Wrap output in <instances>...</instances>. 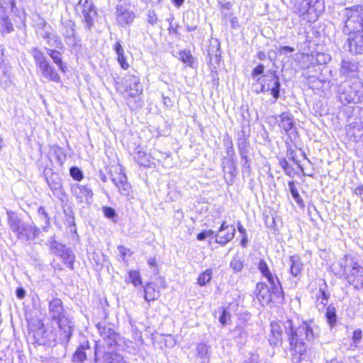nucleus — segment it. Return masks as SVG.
I'll return each mask as SVG.
<instances>
[{"instance_id": "f257e3e1", "label": "nucleus", "mask_w": 363, "mask_h": 363, "mask_svg": "<svg viewBox=\"0 0 363 363\" xmlns=\"http://www.w3.org/2000/svg\"><path fill=\"white\" fill-rule=\"evenodd\" d=\"M283 330L287 336L289 343V350L294 363H298L306 359L310 360L315 357V352L309 345L315 338V334L309 324L303 323L296 327L291 320L284 322H272L269 335V342L271 346L281 345Z\"/></svg>"}, {"instance_id": "f03ea898", "label": "nucleus", "mask_w": 363, "mask_h": 363, "mask_svg": "<svg viewBox=\"0 0 363 363\" xmlns=\"http://www.w3.org/2000/svg\"><path fill=\"white\" fill-rule=\"evenodd\" d=\"M48 315L51 320L57 323L59 329L56 335L57 339H54L53 341L67 345L72 336L74 324L68 317L60 298H53L49 301Z\"/></svg>"}, {"instance_id": "7ed1b4c3", "label": "nucleus", "mask_w": 363, "mask_h": 363, "mask_svg": "<svg viewBox=\"0 0 363 363\" xmlns=\"http://www.w3.org/2000/svg\"><path fill=\"white\" fill-rule=\"evenodd\" d=\"M341 29L345 35L363 33V6H354L344 9L340 13Z\"/></svg>"}, {"instance_id": "20e7f679", "label": "nucleus", "mask_w": 363, "mask_h": 363, "mask_svg": "<svg viewBox=\"0 0 363 363\" xmlns=\"http://www.w3.org/2000/svg\"><path fill=\"white\" fill-rule=\"evenodd\" d=\"M7 215L9 227L18 240L33 241L39 235L40 230L33 223H25L13 211H8Z\"/></svg>"}, {"instance_id": "39448f33", "label": "nucleus", "mask_w": 363, "mask_h": 363, "mask_svg": "<svg viewBox=\"0 0 363 363\" xmlns=\"http://www.w3.org/2000/svg\"><path fill=\"white\" fill-rule=\"evenodd\" d=\"M294 12L303 20L315 22L325 11L324 0H293Z\"/></svg>"}, {"instance_id": "423d86ee", "label": "nucleus", "mask_w": 363, "mask_h": 363, "mask_svg": "<svg viewBox=\"0 0 363 363\" xmlns=\"http://www.w3.org/2000/svg\"><path fill=\"white\" fill-rule=\"evenodd\" d=\"M337 92L340 101L344 105L358 104L363 99V84L359 79L353 82L346 80L340 84Z\"/></svg>"}, {"instance_id": "0eeeda50", "label": "nucleus", "mask_w": 363, "mask_h": 363, "mask_svg": "<svg viewBox=\"0 0 363 363\" xmlns=\"http://www.w3.org/2000/svg\"><path fill=\"white\" fill-rule=\"evenodd\" d=\"M270 288L264 283L257 284V298L262 305H268L274 298H280L283 296V290L278 279L269 281Z\"/></svg>"}, {"instance_id": "6e6552de", "label": "nucleus", "mask_w": 363, "mask_h": 363, "mask_svg": "<svg viewBox=\"0 0 363 363\" xmlns=\"http://www.w3.org/2000/svg\"><path fill=\"white\" fill-rule=\"evenodd\" d=\"M342 267L343 277L350 285L356 289H363V267L352 259L349 264L345 266L340 263Z\"/></svg>"}, {"instance_id": "1a4fd4ad", "label": "nucleus", "mask_w": 363, "mask_h": 363, "mask_svg": "<svg viewBox=\"0 0 363 363\" xmlns=\"http://www.w3.org/2000/svg\"><path fill=\"white\" fill-rule=\"evenodd\" d=\"M257 82L261 84L260 90L257 91V93L271 91L274 100L272 103H275L277 99L279 97L281 84L279 77L275 74H272L267 78H259Z\"/></svg>"}, {"instance_id": "9d476101", "label": "nucleus", "mask_w": 363, "mask_h": 363, "mask_svg": "<svg viewBox=\"0 0 363 363\" xmlns=\"http://www.w3.org/2000/svg\"><path fill=\"white\" fill-rule=\"evenodd\" d=\"M75 11L81 13L84 18L86 28L90 30L93 25V18L96 16V8L91 0H79L75 6Z\"/></svg>"}, {"instance_id": "9b49d317", "label": "nucleus", "mask_w": 363, "mask_h": 363, "mask_svg": "<svg viewBox=\"0 0 363 363\" xmlns=\"http://www.w3.org/2000/svg\"><path fill=\"white\" fill-rule=\"evenodd\" d=\"M71 194L79 203H90L93 197V191L90 186L78 183L71 185Z\"/></svg>"}, {"instance_id": "f8f14e48", "label": "nucleus", "mask_w": 363, "mask_h": 363, "mask_svg": "<svg viewBox=\"0 0 363 363\" xmlns=\"http://www.w3.org/2000/svg\"><path fill=\"white\" fill-rule=\"evenodd\" d=\"M45 179L53 195L58 199L64 201L65 193L60 175L57 173L52 172L51 175L46 177Z\"/></svg>"}, {"instance_id": "ddd939ff", "label": "nucleus", "mask_w": 363, "mask_h": 363, "mask_svg": "<svg viewBox=\"0 0 363 363\" xmlns=\"http://www.w3.org/2000/svg\"><path fill=\"white\" fill-rule=\"evenodd\" d=\"M116 21L121 26L132 23L135 17V13L125 4L116 6Z\"/></svg>"}, {"instance_id": "4468645a", "label": "nucleus", "mask_w": 363, "mask_h": 363, "mask_svg": "<svg viewBox=\"0 0 363 363\" xmlns=\"http://www.w3.org/2000/svg\"><path fill=\"white\" fill-rule=\"evenodd\" d=\"M60 33L67 45H74L77 42L75 23L71 20L61 21Z\"/></svg>"}, {"instance_id": "2eb2a0df", "label": "nucleus", "mask_w": 363, "mask_h": 363, "mask_svg": "<svg viewBox=\"0 0 363 363\" xmlns=\"http://www.w3.org/2000/svg\"><path fill=\"white\" fill-rule=\"evenodd\" d=\"M124 84L126 86V91L131 97L140 96L143 91V87L138 77L127 75L124 78Z\"/></svg>"}, {"instance_id": "dca6fc26", "label": "nucleus", "mask_w": 363, "mask_h": 363, "mask_svg": "<svg viewBox=\"0 0 363 363\" xmlns=\"http://www.w3.org/2000/svg\"><path fill=\"white\" fill-rule=\"evenodd\" d=\"M347 36L346 45L348 47L349 51L354 55L363 54V33Z\"/></svg>"}, {"instance_id": "f3484780", "label": "nucleus", "mask_w": 363, "mask_h": 363, "mask_svg": "<svg viewBox=\"0 0 363 363\" xmlns=\"http://www.w3.org/2000/svg\"><path fill=\"white\" fill-rule=\"evenodd\" d=\"M359 65L354 60L344 59L342 61L340 74L345 77L358 79Z\"/></svg>"}, {"instance_id": "a211bd4d", "label": "nucleus", "mask_w": 363, "mask_h": 363, "mask_svg": "<svg viewBox=\"0 0 363 363\" xmlns=\"http://www.w3.org/2000/svg\"><path fill=\"white\" fill-rule=\"evenodd\" d=\"M111 180L122 196L128 197L130 195L132 186L128 183L125 174L120 173L117 177H113Z\"/></svg>"}, {"instance_id": "6ab92c4d", "label": "nucleus", "mask_w": 363, "mask_h": 363, "mask_svg": "<svg viewBox=\"0 0 363 363\" xmlns=\"http://www.w3.org/2000/svg\"><path fill=\"white\" fill-rule=\"evenodd\" d=\"M223 164L225 182L228 184H232L237 174L236 162L235 159L224 158Z\"/></svg>"}, {"instance_id": "aec40b11", "label": "nucleus", "mask_w": 363, "mask_h": 363, "mask_svg": "<svg viewBox=\"0 0 363 363\" xmlns=\"http://www.w3.org/2000/svg\"><path fill=\"white\" fill-rule=\"evenodd\" d=\"M38 69L45 79L55 82H59L60 81V75L49 62L43 65L38 67Z\"/></svg>"}, {"instance_id": "412c9836", "label": "nucleus", "mask_w": 363, "mask_h": 363, "mask_svg": "<svg viewBox=\"0 0 363 363\" xmlns=\"http://www.w3.org/2000/svg\"><path fill=\"white\" fill-rule=\"evenodd\" d=\"M289 272L291 276L294 277H298L301 276L303 268V264L301 257L297 255H291L289 257Z\"/></svg>"}, {"instance_id": "4be33fe9", "label": "nucleus", "mask_w": 363, "mask_h": 363, "mask_svg": "<svg viewBox=\"0 0 363 363\" xmlns=\"http://www.w3.org/2000/svg\"><path fill=\"white\" fill-rule=\"evenodd\" d=\"M230 335L238 344L241 345H243L248 337V333L245 327L241 324L236 325L235 328L230 331Z\"/></svg>"}, {"instance_id": "5701e85b", "label": "nucleus", "mask_w": 363, "mask_h": 363, "mask_svg": "<svg viewBox=\"0 0 363 363\" xmlns=\"http://www.w3.org/2000/svg\"><path fill=\"white\" fill-rule=\"evenodd\" d=\"M97 328L101 336L104 340L106 339L108 340V345H111L113 342H116V333L109 326H107L105 324L99 323L97 325Z\"/></svg>"}, {"instance_id": "b1692460", "label": "nucleus", "mask_w": 363, "mask_h": 363, "mask_svg": "<svg viewBox=\"0 0 363 363\" xmlns=\"http://www.w3.org/2000/svg\"><path fill=\"white\" fill-rule=\"evenodd\" d=\"M235 234V228L234 226L230 227V230H225L223 233L217 232L215 234L216 242L218 243L221 246H225L227 243L231 241Z\"/></svg>"}, {"instance_id": "393cba45", "label": "nucleus", "mask_w": 363, "mask_h": 363, "mask_svg": "<svg viewBox=\"0 0 363 363\" xmlns=\"http://www.w3.org/2000/svg\"><path fill=\"white\" fill-rule=\"evenodd\" d=\"M96 363H125L123 357L118 353L114 352H104L103 359H95Z\"/></svg>"}, {"instance_id": "a878e982", "label": "nucleus", "mask_w": 363, "mask_h": 363, "mask_svg": "<svg viewBox=\"0 0 363 363\" xmlns=\"http://www.w3.org/2000/svg\"><path fill=\"white\" fill-rule=\"evenodd\" d=\"M87 351L91 352V347L88 342L81 345L73 355V362L82 363L86 358Z\"/></svg>"}, {"instance_id": "bb28decb", "label": "nucleus", "mask_w": 363, "mask_h": 363, "mask_svg": "<svg viewBox=\"0 0 363 363\" xmlns=\"http://www.w3.org/2000/svg\"><path fill=\"white\" fill-rule=\"evenodd\" d=\"M113 50L116 52L117 60L120 64L121 68H123V69H127L129 67V65L126 62L124 49L121 45L120 40L116 41V44L113 45Z\"/></svg>"}, {"instance_id": "cd10ccee", "label": "nucleus", "mask_w": 363, "mask_h": 363, "mask_svg": "<svg viewBox=\"0 0 363 363\" xmlns=\"http://www.w3.org/2000/svg\"><path fill=\"white\" fill-rule=\"evenodd\" d=\"M280 123L279 125L289 133L294 128V118L292 115L289 113H283L279 116Z\"/></svg>"}, {"instance_id": "c85d7f7f", "label": "nucleus", "mask_w": 363, "mask_h": 363, "mask_svg": "<svg viewBox=\"0 0 363 363\" xmlns=\"http://www.w3.org/2000/svg\"><path fill=\"white\" fill-rule=\"evenodd\" d=\"M324 288L320 286L319 294L317 295L315 306L318 311H323L326 306L328 301L329 294L325 292L327 287L326 283H324Z\"/></svg>"}, {"instance_id": "c756f323", "label": "nucleus", "mask_w": 363, "mask_h": 363, "mask_svg": "<svg viewBox=\"0 0 363 363\" xmlns=\"http://www.w3.org/2000/svg\"><path fill=\"white\" fill-rule=\"evenodd\" d=\"M47 245L49 246L50 252L57 256H59L66 249L65 245L57 242L54 236L48 240Z\"/></svg>"}, {"instance_id": "7c9ffc66", "label": "nucleus", "mask_w": 363, "mask_h": 363, "mask_svg": "<svg viewBox=\"0 0 363 363\" xmlns=\"http://www.w3.org/2000/svg\"><path fill=\"white\" fill-rule=\"evenodd\" d=\"M47 54L52 58V61L57 65L59 69L65 72V66L63 65L62 60V54L59 50L55 49L46 48Z\"/></svg>"}, {"instance_id": "2f4dec72", "label": "nucleus", "mask_w": 363, "mask_h": 363, "mask_svg": "<svg viewBox=\"0 0 363 363\" xmlns=\"http://www.w3.org/2000/svg\"><path fill=\"white\" fill-rule=\"evenodd\" d=\"M145 299L147 302L157 300L160 297V292L156 290L152 284H147L144 287Z\"/></svg>"}, {"instance_id": "473e14b6", "label": "nucleus", "mask_w": 363, "mask_h": 363, "mask_svg": "<svg viewBox=\"0 0 363 363\" xmlns=\"http://www.w3.org/2000/svg\"><path fill=\"white\" fill-rule=\"evenodd\" d=\"M30 52L34 59L35 64L38 68L49 62L47 60L45 54L40 49L34 48L31 50Z\"/></svg>"}, {"instance_id": "72a5a7b5", "label": "nucleus", "mask_w": 363, "mask_h": 363, "mask_svg": "<svg viewBox=\"0 0 363 363\" xmlns=\"http://www.w3.org/2000/svg\"><path fill=\"white\" fill-rule=\"evenodd\" d=\"M258 269L264 277H265L268 281H276L277 277H274L268 267L267 262L264 259H260L258 264Z\"/></svg>"}, {"instance_id": "f704fd0d", "label": "nucleus", "mask_w": 363, "mask_h": 363, "mask_svg": "<svg viewBox=\"0 0 363 363\" xmlns=\"http://www.w3.org/2000/svg\"><path fill=\"white\" fill-rule=\"evenodd\" d=\"M1 33L2 35L10 33L13 30V24L8 16H2L0 21Z\"/></svg>"}, {"instance_id": "c9c22d12", "label": "nucleus", "mask_w": 363, "mask_h": 363, "mask_svg": "<svg viewBox=\"0 0 363 363\" xmlns=\"http://www.w3.org/2000/svg\"><path fill=\"white\" fill-rule=\"evenodd\" d=\"M59 257H60L65 264L68 266L70 269H73V264L74 261V255L72 250L66 248L62 253H61Z\"/></svg>"}, {"instance_id": "e433bc0d", "label": "nucleus", "mask_w": 363, "mask_h": 363, "mask_svg": "<svg viewBox=\"0 0 363 363\" xmlns=\"http://www.w3.org/2000/svg\"><path fill=\"white\" fill-rule=\"evenodd\" d=\"M250 143L248 139L242 135L238 139V147L240 155H243L249 152Z\"/></svg>"}, {"instance_id": "4c0bfd02", "label": "nucleus", "mask_w": 363, "mask_h": 363, "mask_svg": "<svg viewBox=\"0 0 363 363\" xmlns=\"http://www.w3.org/2000/svg\"><path fill=\"white\" fill-rule=\"evenodd\" d=\"M325 316L330 327L335 325L337 322L336 308L333 306L330 305L328 306Z\"/></svg>"}, {"instance_id": "58836bf2", "label": "nucleus", "mask_w": 363, "mask_h": 363, "mask_svg": "<svg viewBox=\"0 0 363 363\" xmlns=\"http://www.w3.org/2000/svg\"><path fill=\"white\" fill-rule=\"evenodd\" d=\"M46 42L49 46L53 47L56 49L62 50L64 48V45L60 40V38L55 32L46 40Z\"/></svg>"}, {"instance_id": "ea45409f", "label": "nucleus", "mask_w": 363, "mask_h": 363, "mask_svg": "<svg viewBox=\"0 0 363 363\" xmlns=\"http://www.w3.org/2000/svg\"><path fill=\"white\" fill-rule=\"evenodd\" d=\"M289 189L291 192V194L295 201L300 206H304V202L301 198L299 193L296 187L295 183L293 181H291L288 184Z\"/></svg>"}, {"instance_id": "a19ab883", "label": "nucleus", "mask_w": 363, "mask_h": 363, "mask_svg": "<svg viewBox=\"0 0 363 363\" xmlns=\"http://www.w3.org/2000/svg\"><path fill=\"white\" fill-rule=\"evenodd\" d=\"M213 270L211 269H207L199 275L197 279V283L199 285L203 286L208 284L212 278Z\"/></svg>"}, {"instance_id": "79ce46f5", "label": "nucleus", "mask_w": 363, "mask_h": 363, "mask_svg": "<svg viewBox=\"0 0 363 363\" xmlns=\"http://www.w3.org/2000/svg\"><path fill=\"white\" fill-rule=\"evenodd\" d=\"M51 153L55 157V160L60 165H62L66 159V155L63 150L58 146H53L51 148Z\"/></svg>"}, {"instance_id": "37998d69", "label": "nucleus", "mask_w": 363, "mask_h": 363, "mask_svg": "<svg viewBox=\"0 0 363 363\" xmlns=\"http://www.w3.org/2000/svg\"><path fill=\"white\" fill-rule=\"evenodd\" d=\"M146 21L148 24L155 26L160 22L157 14L156 13L155 10L150 9L147 11L146 14Z\"/></svg>"}, {"instance_id": "c03bdc74", "label": "nucleus", "mask_w": 363, "mask_h": 363, "mask_svg": "<svg viewBox=\"0 0 363 363\" xmlns=\"http://www.w3.org/2000/svg\"><path fill=\"white\" fill-rule=\"evenodd\" d=\"M197 356L204 361L208 358L209 347L204 343H199L196 347Z\"/></svg>"}, {"instance_id": "a18cd8bd", "label": "nucleus", "mask_w": 363, "mask_h": 363, "mask_svg": "<svg viewBox=\"0 0 363 363\" xmlns=\"http://www.w3.org/2000/svg\"><path fill=\"white\" fill-rule=\"evenodd\" d=\"M38 214L40 219L44 221L45 225L43 226V229L47 231V228L50 225L49 216L43 207H40L38 209Z\"/></svg>"}, {"instance_id": "49530a36", "label": "nucleus", "mask_w": 363, "mask_h": 363, "mask_svg": "<svg viewBox=\"0 0 363 363\" xmlns=\"http://www.w3.org/2000/svg\"><path fill=\"white\" fill-rule=\"evenodd\" d=\"M279 165L284 169L286 174L288 176H293L294 174V169L291 165L289 164L287 160L285 158L279 159Z\"/></svg>"}, {"instance_id": "de8ad7c7", "label": "nucleus", "mask_w": 363, "mask_h": 363, "mask_svg": "<svg viewBox=\"0 0 363 363\" xmlns=\"http://www.w3.org/2000/svg\"><path fill=\"white\" fill-rule=\"evenodd\" d=\"M129 279L135 286L142 284L140 274L137 270H130L129 272Z\"/></svg>"}, {"instance_id": "09e8293b", "label": "nucleus", "mask_w": 363, "mask_h": 363, "mask_svg": "<svg viewBox=\"0 0 363 363\" xmlns=\"http://www.w3.org/2000/svg\"><path fill=\"white\" fill-rule=\"evenodd\" d=\"M224 143L226 147V154L228 157V159H235V153L232 139L229 138Z\"/></svg>"}, {"instance_id": "8fccbe9b", "label": "nucleus", "mask_w": 363, "mask_h": 363, "mask_svg": "<svg viewBox=\"0 0 363 363\" xmlns=\"http://www.w3.org/2000/svg\"><path fill=\"white\" fill-rule=\"evenodd\" d=\"M230 267L235 272H240L243 268V262L238 257H234L230 263Z\"/></svg>"}, {"instance_id": "3c124183", "label": "nucleus", "mask_w": 363, "mask_h": 363, "mask_svg": "<svg viewBox=\"0 0 363 363\" xmlns=\"http://www.w3.org/2000/svg\"><path fill=\"white\" fill-rule=\"evenodd\" d=\"M69 174L73 179L78 182L81 181L84 177L83 172L77 167H71L69 169Z\"/></svg>"}, {"instance_id": "603ef678", "label": "nucleus", "mask_w": 363, "mask_h": 363, "mask_svg": "<svg viewBox=\"0 0 363 363\" xmlns=\"http://www.w3.org/2000/svg\"><path fill=\"white\" fill-rule=\"evenodd\" d=\"M15 1L14 0H0V8L4 11H13L15 7Z\"/></svg>"}, {"instance_id": "864d4df0", "label": "nucleus", "mask_w": 363, "mask_h": 363, "mask_svg": "<svg viewBox=\"0 0 363 363\" xmlns=\"http://www.w3.org/2000/svg\"><path fill=\"white\" fill-rule=\"evenodd\" d=\"M43 32L40 33V37L45 40H47L51 35L54 33L50 26H47V24L45 23L43 25Z\"/></svg>"}, {"instance_id": "5fc2aeb1", "label": "nucleus", "mask_w": 363, "mask_h": 363, "mask_svg": "<svg viewBox=\"0 0 363 363\" xmlns=\"http://www.w3.org/2000/svg\"><path fill=\"white\" fill-rule=\"evenodd\" d=\"M179 55V59L184 63H191L192 61V56L189 51H182Z\"/></svg>"}, {"instance_id": "6e6d98bb", "label": "nucleus", "mask_w": 363, "mask_h": 363, "mask_svg": "<svg viewBox=\"0 0 363 363\" xmlns=\"http://www.w3.org/2000/svg\"><path fill=\"white\" fill-rule=\"evenodd\" d=\"M135 158L140 165L146 166L148 162V160L146 159V154L144 152L138 151Z\"/></svg>"}, {"instance_id": "4d7b16f0", "label": "nucleus", "mask_w": 363, "mask_h": 363, "mask_svg": "<svg viewBox=\"0 0 363 363\" xmlns=\"http://www.w3.org/2000/svg\"><path fill=\"white\" fill-rule=\"evenodd\" d=\"M103 212H104V216L107 218L112 219V218H113L116 216V211L111 207H108V206L104 207L103 208Z\"/></svg>"}, {"instance_id": "13d9d810", "label": "nucleus", "mask_w": 363, "mask_h": 363, "mask_svg": "<svg viewBox=\"0 0 363 363\" xmlns=\"http://www.w3.org/2000/svg\"><path fill=\"white\" fill-rule=\"evenodd\" d=\"M362 338V331L360 329H357L353 332L352 340L355 345L359 344Z\"/></svg>"}, {"instance_id": "bf43d9fd", "label": "nucleus", "mask_w": 363, "mask_h": 363, "mask_svg": "<svg viewBox=\"0 0 363 363\" xmlns=\"http://www.w3.org/2000/svg\"><path fill=\"white\" fill-rule=\"evenodd\" d=\"M221 311H222V313H221V315H220V316L219 318V321L220 322V323L223 325H225L227 324L228 320L230 317V314L229 312H228L224 308H222Z\"/></svg>"}, {"instance_id": "052dcab7", "label": "nucleus", "mask_w": 363, "mask_h": 363, "mask_svg": "<svg viewBox=\"0 0 363 363\" xmlns=\"http://www.w3.org/2000/svg\"><path fill=\"white\" fill-rule=\"evenodd\" d=\"M264 70V66L262 64L258 65L255 67L252 72V78H255L259 75H261Z\"/></svg>"}, {"instance_id": "680f3d73", "label": "nucleus", "mask_w": 363, "mask_h": 363, "mask_svg": "<svg viewBox=\"0 0 363 363\" xmlns=\"http://www.w3.org/2000/svg\"><path fill=\"white\" fill-rule=\"evenodd\" d=\"M242 363H259V357L257 354H251Z\"/></svg>"}, {"instance_id": "e2e57ef3", "label": "nucleus", "mask_w": 363, "mask_h": 363, "mask_svg": "<svg viewBox=\"0 0 363 363\" xmlns=\"http://www.w3.org/2000/svg\"><path fill=\"white\" fill-rule=\"evenodd\" d=\"M294 51V48L290 46H281L280 47L279 52L281 55H287Z\"/></svg>"}, {"instance_id": "0e129e2a", "label": "nucleus", "mask_w": 363, "mask_h": 363, "mask_svg": "<svg viewBox=\"0 0 363 363\" xmlns=\"http://www.w3.org/2000/svg\"><path fill=\"white\" fill-rule=\"evenodd\" d=\"M317 60L320 63L326 64L327 62L330 60V57L328 55L324 54H318Z\"/></svg>"}, {"instance_id": "69168bd1", "label": "nucleus", "mask_w": 363, "mask_h": 363, "mask_svg": "<svg viewBox=\"0 0 363 363\" xmlns=\"http://www.w3.org/2000/svg\"><path fill=\"white\" fill-rule=\"evenodd\" d=\"M288 155H290V159L296 164L298 165V167L303 171V168L301 166V164H299V162L296 160L295 158V152L294 151H293L292 150H288Z\"/></svg>"}, {"instance_id": "338daca9", "label": "nucleus", "mask_w": 363, "mask_h": 363, "mask_svg": "<svg viewBox=\"0 0 363 363\" xmlns=\"http://www.w3.org/2000/svg\"><path fill=\"white\" fill-rule=\"evenodd\" d=\"M118 250L121 254L122 259H124L126 256V253L128 251H129V250L123 245L118 246Z\"/></svg>"}, {"instance_id": "774afa93", "label": "nucleus", "mask_w": 363, "mask_h": 363, "mask_svg": "<svg viewBox=\"0 0 363 363\" xmlns=\"http://www.w3.org/2000/svg\"><path fill=\"white\" fill-rule=\"evenodd\" d=\"M16 295L19 299H22L26 296V291L23 288H18L16 291Z\"/></svg>"}]
</instances>
